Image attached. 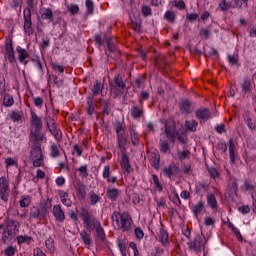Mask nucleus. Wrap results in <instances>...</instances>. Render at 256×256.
<instances>
[{"label":"nucleus","mask_w":256,"mask_h":256,"mask_svg":"<svg viewBox=\"0 0 256 256\" xmlns=\"http://www.w3.org/2000/svg\"><path fill=\"white\" fill-rule=\"evenodd\" d=\"M187 245L188 249H190V251H194V253H197V255L201 254L205 249V242H203V236L200 234H197L194 240H189Z\"/></svg>","instance_id":"6"},{"label":"nucleus","mask_w":256,"mask_h":256,"mask_svg":"<svg viewBox=\"0 0 256 256\" xmlns=\"http://www.w3.org/2000/svg\"><path fill=\"white\" fill-rule=\"evenodd\" d=\"M15 100H13V96L11 94H5L3 99L4 107H12Z\"/></svg>","instance_id":"50"},{"label":"nucleus","mask_w":256,"mask_h":256,"mask_svg":"<svg viewBox=\"0 0 256 256\" xmlns=\"http://www.w3.org/2000/svg\"><path fill=\"white\" fill-rule=\"evenodd\" d=\"M125 126L121 122H117L115 125L116 135H123L125 134Z\"/></svg>","instance_id":"62"},{"label":"nucleus","mask_w":256,"mask_h":256,"mask_svg":"<svg viewBox=\"0 0 256 256\" xmlns=\"http://www.w3.org/2000/svg\"><path fill=\"white\" fill-rule=\"evenodd\" d=\"M156 241H159L163 247L169 249L171 242L169 241V232L160 228L158 233L156 234Z\"/></svg>","instance_id":"16"},{"label":"nucleus","mask_w":256,"mask_h":256,"mask_svg":"<svg viewBox=\"0 0 256 256\" xmlns=\"http://www.w3.org/2000/svg\"><path fill=\"white\" fill-rule=\"evenodd\" d=\"M30 123L32 127L30 135H41V131L43 130V120H41V117L34 111L30 113Z\"/></svg>","instance_id":"5"},{"label":"nucleus","mask_w":256,"mask_h":256,"mask_svg":"<svg viewBox=\"0 0 256 256\" xmlns=\"http://www.w3.org/2000/svg\"><path fill=\"white\" fill-rule=\"evenodd\" d=\"M80 217L84 223V227L91 233L93 231V225L98 221L95 218H91V212H89L87 208L81 209Z\"/></svg>","instance_id":"8"},{"label":"nucleus","mask_w":256,"mask_h":256,"mask_svg":"<svg viewBox=\"0 0 256 256\" xmlns=\"http://www.w3.org/2000/svg\"><path fill=\"white\" fill-rule=\"evenodd\" d=\"M93 231L96 233V238L99 239L102 243L107 239V235L105 234V229L101 226V222H97L92 226Z\"/></svg>","instance_id":"22"},{"label":"nucleus","mask_w":256,"mask_h":256,"mask_svg":"<svg viewBox=\"0 0 256 256\" xmlns=\"http://www.w3.org/2000/svg\"><path fill=\"white\" fill-rule=\"evenodd\" d=\"M104 42L109 53H115V51H117V47L115 46V42H113L112 38H108L107 35H104Z\"/></svg>","instance_id":"34"},{"label":"nucleus","mask_w":256,"mask_h":256,"mask_svg":"<svg viewBox=\"0 0 256 256\" xmlns=\"http://www.w3.org/2000/svg\"><path fill=\"white\" fill-rule=\"evenodd\" d=\"M199 37H201L202 39H209V37H211V29L201 28L199 32Z\"/></svg>","instance_id":"55"},{"label":"nucleus","mask_w":256,"mask_h":256,"mask_svg":"<svg viewBox=\"0 0 256 256\" xmlns=\"http://www.w3.org/2000/svg\"><path fill=\"white\" fill-rule=\"evenodd\" d=\"M159 161H160L159 156H157V155L151 156V158H150V165L154 169H159Z\"/></svg>","instance_id":"61"},{"label":"nucleus","mask_w":256,"mask_h":256,"mask_svg":"<svg viewBox=\"0 0 256 256\" xmlns=\"http://www.w3.org/2000/svg\"><path fill=\"white\" fill-rule=\"evenodd\" d=\"M52 215L57 223H63L65 221V211L61 204L54 205L52 208Z\"/></svg>","instance_id":"19"},{"label":"nucleus","mask_w":256,"mask_h":256,"mask_svg":"<svg viewBox=\"0 0 256 256\" xmlns=\"http://www.w3.org/2000/svg\"><path fill=\"white\" fill-rule=\"evenodd\" d=\"M160 151L161 153H169L170 146H169V140H163L160 139Z\"/></svg>","instance_id":"49"},{"label":"nucleus","mask_w":256,"mask_h":256,"mask_svg":"<svg viewBox=\"0 0 256 256\" xmlns=\"http://www.w3.org/2000/svg\"><path fill=\"white\" fill-rule=\"evenodd\" d=\"M50 133L54 136L56 141H61L63 139V132H61V129H59V126L56 124V126H52L51 128H48Z\"/></svg>","instance_id":"32"},{"label":"nucleus","mask_w":256,"mask_h":256,"mask_svg":"<svg viewBox=\"0 0 256 256\" xmlns=\"http://www.w3.org/2000/svg\"><path fill=\"white\" fill-rule=\"evenodd\" d=\"M191 157V151L183 150L182 152L178 153V159L180 161H185V159H189Z\"/></svg>","instance_id":"60"},{"label":"nucleus","mask_w":256,"mask_h":256,"mask_svg":"<svg viewBox=\"0 0 256 256\" xmlns=\"http://www.w3.org/2000/svg\"><path fill=\"white\" fill-rule=\"evenodd\" d=\"M16 51L18 53L19 63L26 66L28 63L27 59H29V52L21 46H17Z\"/></svg>","instance_id":"25"},{"label":"nucleus","mask_w":256,"mask_h":256,"mask_svg":"<svg viewBox=\"0 0 256 256\" xmlns=\"http://www.w3.org/2000/svg\"><path fill=\"white\" fill-rule=\"evenodd\" d=\"M227 191L229 197L237 196V192L239 191V184H237V178L232 175H229L227 180Z\"/></svg>","instance_id":"14"},{"label":"nucleus","mask_w":256,"mask_h":256,"mask_svg":"<svg viewBox=\"0 0 256 256\" xmlns=\"http://www.w3.org/2000/svg\"><path fill=\"white\" fill-rule=\"evenodd\" d=\"M0 199L7 203L9 201V181L7 177H0Z\"/></svg>","instance_id":"12"},{"label":"nucleus","mask_w":256,"mask_h":256,"mask_svg":"<svg viewBox=\"0 0 256 256\" xmlns=\"http://www.w3.org/2000/svg\"><path fill=\"white\" fill-rule=\"evenodd\" d=\"M130 113L132 118L141 119V117H145V107L143 104L134 105L132 106Z\"/></svg>","instance_id":"21"},{"label":"nucleus","mask_w":256,"mask_h":256,"mask_svg":"<svg viewBox=\"0 0 256 256\" xmlns=\"http://www.w3.org/2000/svg\"><path fill=\"white\" fill-rule=\"evenodd\" d=\"M111 219L117 231H123L124 233L133 231V219L129 213H120L119 211H114L111 215Z\"/></svg>","instance_id":"2"},{"label":"nucleus","mask_w":256,"mask_h":256,"mask_svg":"<svg viewBox=\"0 0 256 256\" xmlns=\"http://www.w3.org/2000/svg\"><path fill=\"white\" fill-rule=\"evenodd\" d=\"M4 49L6 53L5 58L11 65H13V63H15V49H13V38H6Z\"/></svg>","instance_id":"9"},{"label":"nucleus","mask_w":256,"mask_h":256,"mask_svg":"<svg viewBox=\"0 0 256 256\" xmlns=\"http://www.w3.org/2000/svg\"><path fill=\"white\" fill-rule=\"evenodd\" d=\"M228 152L231 165L235 164L239 157V150L237 149V142L230 138L228 141Z\"/></svg>","instance_id":"13"},{"label":"nucleus","mask_w":256,"mask_h":256,"mask_svg":"<svg viewBox=\"0 0 256 256\" xmlns=\"http://www.w3.org/2000/svg\"><path fill=\"white\" fill-rule=\"evenodd\" d=\"M46 249H48L49 253H55V240L51 237L45 240Z\"/></svg>","instance_id":"47"},{"label":"nucleus","mask_w":256,"mask_h":256,"mask_svg":"<svg viewBox=\"0 0 256 256\" xmlns=\"http://www.w3.org/2000/svg\"><path fill=\"white\" fill-rule=\"evenodd\" d=\"M106 197L112 202L117 201V197H119V190L117 188H108L106 191Z\"/></svg>","instance_id":"31"},{"label":"nucleus","mask_w":256,"mask_h":256,"mask_svg":"<svg viewBox=\"0 0 256 256\" xmlns=\"http://www.w3.org/2000/svg\"><path fill=\"white\" fill-rule=\"evenodd\" d=\"M44 121L46 123L47 129H51L52 127H55L57 125V122H55V118L52 117L49 113H46Z\"/></svg>","instance_id":"41"},{"label":"nucleus","mask_w":256,"mask_h":256,"mask_svg":"<svg viewBox=\"0 0 256 256\" xmlns=\"http://www.w3.org/2000/svg\"><path fill=\"white\" fill-rule=\"evenodd\" d=\"M50 157L53 159L59 157V146H57L55 143H53L50 147Z\"/></svg>","instance_id":"54"},{"label":"nucleus","mask_w":256,"mask_h":256,"mask_svg":"<svg viewBox=\"0 0 256 256\" xmlns=\"http://www.w3.org/2000/svg\"><path fill=\"white\" fill-rule=\"evenodd\" d=\"M80 237L86 247H89L93 244V241L91 240V235L87 233V230H82L80 232Z\"/></svg>","instance_id":"36"},{"label":"nucleus","mask_w":256,"mask_h":256,"mask_svg":"<svg viewBox=\"0 0 256 256\" xmlns=\"http://www.w3.org/2000/svg\"><path fill=\"white\" fill-rule=\"evenodd\" d=\"M116 141L120 152L127 151V136L124 134H116Z\"/></svg>","instance_id":"28"},{"label":"nucleus","mask_w":256,"mask_h":256,"mask_svg":"<svg viewBox=\"0 0 256 256\" xmlns=\"http://www.w3.org/2000/svg\"><path fill=\"white\" fill-rule=\"evenodd\" d=\"M242 89V94L247 95V93H251L253 91V80L251 78H244L242 83L240 84Z\"/></svg>","instance_id":"26"},{"label":"nucleus","mask_w":256,"mask_h":256,"mask_svg":"<svg viewBox=\"0 0 256 256\" xmlns=\"http://www.w3.org/2000/svg\"><path fill=\"white\" fill-rule=\"evenodd\" d=\"M125 82H123V76L116 74L114 76V84L112 85L113 92L116 97H119L122 93H125Z\"/></svg>","instance_id":"10"},{"label":"nucleus","mask_w":256,"mask_h":256,"mask_svg":"<svg viewBox=\"0 0 256 256\" xmlns=\"http://www.w3.org/2000/svg\"><path fill=\"white\" fill-rule=\"evenodd\" d=\"M86 111L88 115H93V113L95 112V106L93 105V98L88 100Z\"/></svg>","instance_id":"63"},{"label":"nucleus","mask_w":256,"mask_h":256,"mask_svg":"<svg viewBox=\"0 0 256 256\" xmlns=\"http://www.w3.org/2000/svg\"><path fill=\"white\" fill-rule=\"evenodd\" d=\"M23 17H24V31L28 35H31L33 33V29L31 28L33 23L31 22V9L25 8L23 11Z\"/></svg>","instance_id":"18"},{"label":"nucleus","mask_w":256,"mask_h":256,"mask_svg":"<svg viewBox=\"0 0 256 256\" xmlns=\"http://www.w3.org/2000/svg\"><path fill=\"white\" fill-rule=\"evenodd\" d=\"M77 171L82 179H87L89 177V172L87 171V165L80 166Z\"/></svg>","instance_id":"58"},{"label":"nucleus","mask_w":256,"mask_h":256,"mask_svg":"<svg viewBox=\"0 0 256 256\" xmlns=\"http://www.w3.org/2000/svg\"><path fill=\"white\" fill-rule=\"evenodd\" d=\"M19 205L21 208L29 207L31 205V196L23 195L19 201Z\"/></svg>","instance_id":"48"},{"label":"nucleus","mask_w":256,"mask_h":256,"mask_svg":"<svg viewBox=\"0 0 256 256\" xmlns=\"http://www.w3.org/2000/svg\"><path fill=\"white\" fill-rule=\"evenodd\" d=\"M23 117V113L19 112V111H12L10 113V119L14 122V123H18V121H21V118Z\"/></svg>","instance_id":"51"},{"label":"nucleus","mask_w":256,"mask_h":256,"mask_svg":"<svg viewBox=\"0 0 256 256\" xmlns=\"http://www.w3.org/2000/svg\"><path fill=\"white\" fill-rule=\"evenodd\" d=\"M138 101L140 105H143L144 101H149V92L147 91H141L138 96Z\"/></svg>","instance_id":"59"},{"label":"nucleus","mask_w":256,"mask_h":256,"mask_svg":"<svg viewBox=\"0 0 256 256\" xmlns=\"http://www.w3.org/2000/svg\"><path fill=\"white\" fill-rule=\"evenodd\" d=\"M130 139L134 147L139 145V132L135 128H130Z\"/></svg>","instance_id":"37"},{"label":"nucleus","mask_w":256,"mask_h":256,"mask_svg":"<svg viewBox=\"0 0 256 256\" xmlns=\"http://www.w3.org/2000/svg\"><path fill=\"white\" fill-rule=\"evenodd\" d=\"M76 193L77 197L80 199H85L87 197V192L85 191V184L82 182H78L76 185Z\"/></svg>","instance_id":"33"},{"label":"nucleus","mask_w":256,"mask_h":256,"mask_svg":"<svg viewBox=\"0 0 256 256\" xmlns=\"http://www.w3.org/2000/svg\"><path fill=\"white\" fill-rule=\"evenodd\" d=\"M163 175L164 177H168V179H177L181 175V169L177 164L171 163L163 169Z\"/></svg>","instance_id":"11"},{"label":"nucleus","mask_w":256,"mask_h":256,"mask_svg":"<svg viewBox=\"0 0 256 256\" xmlns=\"http://www.w3.org/2000/svg\"><path fill=\"white\" fill-rule=\"evenodd\" d=\"M164 128H165V135L169 143H175L177 139L180 145H187V140L182 135H179V131H177V128H175V125L165 122Z\"/></svg>","instance_id":"4"},{"label":"nucleus","mask_w":256,"mask_h":256,"mask_svg":"<svg viewBox=\"0 0 256 256\" xmlns=\"http://www.w3.org/2000/svg\"><path fill=\"white\" fill-rule=\"evenodd\" d=\"M111 219L117 231H123L124 233L133 231V219L129 213H120L119 211H114L111 215Z\"/></svg>","instance_id":"1"},{"label":"nucleus","mask_w":256,"mask_h":256,"mask_svg":"<svg viewBox=\"0 0 256 256\" xmlns=\"http://www.w3.org/2000/svg\"><path fill=\"white\" fill-rule=\"evenodd\" d=\"M40 15L45 21H50L51 23L55 21V18H53V10L51 8H42L40 10Z\"/></svg>","instance_id":"29"},{"label":"nucleus","mask_w":256,"mask_h":256,"mask_svg":"<svg viewBox=\"0 0 256 256\" xmlns=\"http://www.w3.org/2000/svg\"><path fill=\"white\" fill-rule=\"evenodd\" d=\"M118 249L121 253V256H127V243L121 240H118Z\"/></svg>","instance_id":"53"},{"label":"nucleus","mask_w":256,"mask_h":256,"mask_svg":"<svg viewBox=\"0 0 256 256\" xmlns=\"http://www.w3.org/2000/svg\"><path fill=\"white\" fill-rule=\"evenodd\" d=\"M60 196V201L62 205H65V207H71L73 205V202L71 201V198L69 197V193L67 192H61L59 194Z\"/></svg>","instance_id":"35"},{"label":"nucleus","mask_w":256,"mask_h":256,"mask_svg":"<svg viewBox=\"0 0 256 256\" xmlns=\"http://www.w3.org/2000/svg\"><path fill=\"white\" fill-rule=\"evenodd\" d=\"M219 7L221 9V11H229V9H231V4L227 3V0H221V2L219 3Z\"/></svg>","instance_id":"64"},{"label":"nucleus","mask_w":256,"mask_h":256,"mask_svg":"<svg viewBox=\"0 0 256 256\" xmlns=\"http://www.w3.org/2000/svg\"><path fill=\"white\" fill-rule=\"evenodd\" d=\"M102 178L106 179L107 183L115 185L117 183V176H111V166L106 165L102 170Z\"/></svg>","instance_id":"23"},{"label":"nucleus","mask_w":256,"mask_h":256,"mask_svg":"<svg viewBox=\"0 0 256 256\" xmlns=\"http://www.w3.org/2000/svg\"><path fill=\"white\" fill-rule=\"evenodd\" d=\"M242 189L244 191H249V193H252L251 195H253V193H256V186L251 180H245Z\"/></svg>","instance_id":"38"},{"label":"nucleus","mask_w":256,"mask_h":256,"mask_svg":"<svg viewBox=\"0 0 256 256\" xmlns=\"http://www.w3.org/2000/svg\"><path fill=\"white\" fill-rule=\"evenodd\" d=\"M103 41H105V36L101 35V33L94 34V43L98 49L103 47Z\"/></svg>","instance_id":"44"},{"label":"nucleus","mask_w":256,"mask_h":256,"mask_svg":"<svg viewBox=\"0 0 256 256\" xmlns=\"http://www.w3.org/2000/svg\"><path fill=\"white\" fill-rule=\"evenodd\" d=\"M91 91L92 97H97V95H101V93H103V84L101 83V81L96 80L93 84Z\"/></svg>","instance_id":"30"},{"label":"nucleus","mask_w":256,"mask_h":256,"mask_svg":"<svg viewBox=\"0 0 256 256\" xmlns=\"http://www.w3.org/2000/svg\"><path fill=\"white\" fill-rule=\"evenodd\" d=\"M101 201V196L97 195L94 191L89 192V203L92 206H95Z\"/></svg>","instance_id":"42"},{"label":"nucleus","mask_w":256,"mask_h":256,"mask_svg":"<svg viewBox=\"0 0 256 256\" xmlns=\"http://www.w3.org/2000/svg\"><path fill=\"white\" fill-rule=\"evenodd\" d=\"M195 107H197V103L193 102L192 100H189L187 98L180 100L179 102V109L181 115L184 117H187L195 111Z\"/></svg>","instance_id":"7"},{"label":"nucleus","mask_w":256,"mask_h":256,"mask_svg":"<svg viewBox=\"0 0 256 256\" xmlns=\"http://www.w3.org/2000/svg\"><path fill=\"white\" fill-rule=\"evenodd\" d=\"M85 5H86V13L88 15H93V11L95 9V5L93 4V0H86Z\"/></svg>","instance_id":"56"},{"label":"nucleus","mask_w":256,"mask_h":256,"mask_svg":"<svg viewBox=\"0 0 256 256\" xmlns=\"http://www.w3.org/2000/svg\"><path fill=\"white\" fill-rule=\"evenodd\" d=\"M120 166L124 173H131V162L129 161V156L127 151L120 152Z\"/></svg>","instance_id":"20"},{"label":"nucleus","mask_w":256,"mask_h":256,"mask_svg":"<svg viewBox=\"0 0 256 256\" xmlns=\"http://www.w3.org/2000/svg\"><path fill=\"white\" fill-rule=\"evenodd\" d=\"M152 181L155 188L161 193V191H163V186L161 185V182H159V176H157V174L152 175Z\"/></svg>","instance_id":"57"},{"label":"nucleus","mask_w":256,"mask_h":256,"mask_svg":"<svg viewBox=\"0 0 256 256\" xmlns=\"http://www.w3.org/2000/svg\"><path fill=\"white\" fill-rule=\"evenodd\" d=\"M243 120L250 131H256V117L251 111L243 113Z\"/></svg>","instance_id":"17"},{"label":"nucleus","mask_w":256,"mask_h":256,"mask_svg":"<svg viewBox=\"0 0 256 256\" xmlns=\"http://www.w3.org/2000/svg\"><path fill=\"white\" fill-rule=\"evenodd\" d=\"M41 141H43L42 134H30V142L32 143V150H41Z\"/></svg>","instance_id":"24"},{"label":"nucleus","mask_w":256,"mask_h":256,"mask_svg":"<svg viewBox=\"0 0 256 256\" xmlns=\"http://www.w3.org/2000/svg\"><path fill=\"white\" fill-rule=\"evenodd\" d=\"M38 211L40 213V216H42V219H45V217L49 215V204L46 203L43 206L39 207Z\"/></svg>","instance_id":"52"},{"label":"nucleus","mask_w":256,"mask_h":256,"mask_svg":"<svg viewBox=\"0 0 256 256\" xmlns=\"http://www.w3.org/2000/svg\"><path fill=\"white\" fill-rule=\"evenodd\" d=\"M2 254L4 256H15L17 254V246L8 245L6 248H4Z\"/></svg>","instance_id":"40"},{"label":"nucleus","mask_w":256,"mask_h":256,"mask_svg":"<svg viewBox=\"0 0 256 256\" xmlns=\"http://www.w3.org/2000/svg\"><path fill=\"white\" fill-rule=\"evenodd\" d=\"M177 18V16L175 15V12L168 10L164 13V19L165 21H167L168 23H175V19Z\"/></svg>","instance_id":"46"},{"label":"nucleus","mask_w":256,"mask_h":256,"mask_svg":"<svg viewBox=\"0 0 256 256\" xmlns=\"http://www.w3.org/2000/svg\"><path fill=\"white\" fill-rule=\"evenodd\" d=\"M197 125H199V123L196 120H186L185 121L186 129H188V131H192V133L197 131Z\"/></svg>","instance_id":"43"},{"label":"nucleus","mask_w":256,"mask_h":256,"mask_svg":"<svg viewBox=\"0 0 256 256\" xmlns=\"http://www.w3.org/2000/svg\"><path fill=\"white\" fill-rule=\"evenodd\" d=\"M195 117L200 124L207 123L211 119V110L209 108H199L195 111Z\"/></svg>","instance_id":"15"},{"label":"nucleus","mask_w":256,"mask_h":256,"mask_svg":"<svg viewBox=\"0 0 256 256\" xmlns=\"http://www.w3.org/2000/svg\"><path fill=\"white\" fill-rule=\"evenodd\" d=\"M204 207H205V202L203 201H199L198 203L192 206V211L195 217H199V215H201V212L203 211Z\"/></svg>","instance_id":"39"},{"label":"nucleus","mask_w":256,"mask_h":256,"mask_svg":"<svg viewBox=\"0 0 256 256\" xmlns=\"http://www.w3.org/2000/svg\"><path fill=\"white\" fill-rule=\"evenodd\" d=\"M21 224L18 220L7 218L4 221V230L2 233V243L7 245L9 241H13V237L19 234Z\"/></svg>","instance_id":"3"},{"label":"nucleus","mask_w":256,"mask_h":256,"mask_svg":"<svg viewBox=\"0 0 256 256\" xmlns=\"http://www.w3.org/2000/svg\"><path fill=\"white\" fill-rule=\"evenodd\" d=\"M207 205L212 209H217V197H215V194H209L207 196Z\"/></svg>","instance_id":"45"},{"label":"nucleus","mask_w":256,"mask_h":256,"mask_svg":"<svg viewBox=\"0 0 256 256\" xmlns=\"http://www.w3.org/2000/svg\"><path fill=\"white\" fill-rule=\"evenodd\" d=\"M17 244L19 247H22L23 245H31V243H35V240L33 237L29 235H18L16 237Z\"/></svg>","instance_id":"27"}]
</instances>
